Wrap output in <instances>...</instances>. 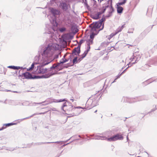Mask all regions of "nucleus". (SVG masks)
Returning a JSON list of instances; mask_svg holds the SVG:
<instances>
[{"label": "nucleus", "mask_w": 157, "mask_h": 157, "mask_svg": "<svg viewBox=\"0 0 157 157\" xmlns=\"http://www.w3.org/2000/svg\"><path fill=\"white\" fill-rule=\"evenodd\" d=\"M39 63H40L41 66H37L36 73L37 74H43L47 72L48 69L46 68H43V67L44 66H43L41 64V62H39Z\"/></svg>", "instance_id": "10"}, {"label": "nucleus", "mask_w": 157, "mask_h": 157, "mask_svg": "<svg viewBox=\"0 0 157 157\" xmlns=\"http://www.w3.org/2000/svg\"><path fill=\"white\" fill-rule=\"evenodd\" d=\"M22 67H17V66H15L14 67V70H18L19 69H20V68H22Z\"/></svg>", "instance_id": "33"}, {"label": "nucleus", "mask_w": 157, "mask_h": 157, "mask_svg": "<svg viewBox=\"0 0 157 157\" xmlns=\"http://www.w3.org/2000/svg\"><path fill=\"white\" fill-rule=\"evenodd\" d=\"M89 50H86L85 51L84 53H83L82 55V57H81L80 59H79V60H80V61L82 59L84 58L86 56V54H87Z\"/></svg>", "instance_id": "22"}, {"label": "nucleus", "mask_w": 157, "mask_h": 157, "mask_svg": "<svg viewBox=\"0 0 157 157\" xmlns=\"http://www.w3.org/2000/svg\"><path fill=\"white\" fill-rule=\"evenodd\" d=\"M13 92L15 93H18V92L16 91H13Z\"/></svg>", "instance_id": "43"}, {"label": "nucleus", "mask_w": 157, "mask_h": 157, "mask_svg": "<svg viewBox=\"0 0 157 157\" xmlns=\"http://www.w3.org/2000/svg\"><path fill=\"white\" fill-rule=\"evenodd\" d=\"M69 43H70V41H69Z\"/></svg>", "instance_id": "58"}, {"label": "nucleus", "mask_w": 157, "mask_h": 157, "mask_svg": "<svg viewBox=\"0 0 157 157\" xmlns=\"http://www.w3.org/2000/svg\"><path fill=\"white\" fill-rule=\"evenodd\" d=\"M49 9L50 12L52 14L53 16H54L52 19V21L54 23V27H56L57 26L58 24L56 21L55 16L56 15L59 14V12L58 10L53 8L51 7Z\"/></svg>", "instance_id": "8"}, {"label": "nucleus", "mask_w": 157, "mask_h": 157, "mask_svg": "<svg viewBox=\"0 0 157 157\" xmlns=\"http://www.w3.org/2000/svg\"><path fill=\"white\" fill-rule=\"evenodd\" d=\"M61 6L62 9L64 10H66L67 8V6L65 3H61Z\"/></svg>", "instance_id": "19"}, {"label": "nucleus", "mask_w": 157, "mask_h": 157, "mask_svg": "<svg viewBox=\"0 0 157 157\" xmlns=\"http://www.w3.org/2000/svg\"><path fill=\"white\" fill-rule=\"evenodd\" d=\"M123 68H124V67H123L122 68V69H123Z\"/></svg>", "instance_id": "56"}, {"label": "nucleus", "mask_w": 157, "mask_h": 157, "mask_svg": "<svg viewBox=\"0 0 157 157\" xmlns=\"http://www.w3.org/2000/svg\"><path fill=\"white\" fill-rule=\"evenodd\" d=\"M71 29V34H69V40L72 39L73 37V35L76 33L78 31V27L74 23H71L70 24Z\"/></svg>", "instance_id": "9"}, {"label": "nucleus", "mask_w": 157, "mask_h": 157, "mask_svg": "<svg viewBox=\"0 0 157 157\" xmlns=\"http://www.w3.org/2000/svg\"><path fill=\"white\" fill-rule=\"evenodd\" d=\"M84 4L85 5V6L88 8L89 6L87 4V3H86V2H85L84 3Z\"/></svg>", "instance_id": "36"}, {"label": "nucleus", "mask_w": 157, "mask_h": 157, "mask_svg": "<svg viewBox=\"0 0 157 157\" xmlns=\"http://www.w3.org/2000/svg\"><path fill=\"white\" fill-rule=\"evenodd\" d=\"M117 13H121L123 10V8L122 7L118 5H117Z\"/></svg>", "instance_id": "17"}, {"label": "nucleus", "mask_w": 157, "mask_h": 157, "mask_svg": "<svg viewBox=\"0 0 157 157\" xmlns=\"http://www.w3.org/2000/svg\"><path fill=\"white\" fill-rule=\"evenodd\" d=\"M77 57L73 59V64H76L77 63Z\"/></svg>", "instance_id": "31"}, {"label": "nucleus", "mask_w": 157, "mask_h": 157, "mask_svg": "<svg viewBox=\"0 0 157 157\" xmlns=\"http://www.w3.org/2000/svg\"><path fill=\"white\" fill-rule=\"evenodd\" d=\"M127 140H128V136H127Z\"/></svg>", "instance_id": "50"}, {"label": "nucleus", "mask_w": 157, "mask_h": 157, "mask_svg": "<svg viewBox=\"0 0 157 157\" xmlns=\"http://www.w3.org/2000/svg\"><path fill=\"white\" fill-rule=\"evenodd\" d=\"M62 142H44L43 143L44 144H50V143H59L60 144H62Z\"/></svg>", "instance_id": "28"}, {"label": "nucleus", "mask_w": 157, "mask_h": 157, "mask_svg": "<svg viewBox=\"0 0 157 157\" xmlns=\"http://www.w3.org/2000/svg\"><path fill=\"white\" fill-rule=\"evenodd\" d=\"M84 40H80V41L79 42L80 44H82V43H83L84 42Z\"/></svg>", "instance_id": "35"}, {"label": "nucleus", "mask_w": 157, "mask_h": 157, "mask_svg": "<svg viewBox=\"0 0 157 157\" xmlns=\"http://www.w3.org/2000/svg\"><path fill=\"white\" fill-rule=\"evenodd\" d=\"M55 28H54V27H51L49 30V32H50V33H51L53 31H54L56 32V31L57 32L58 31H59L61 33H63L66 30V29L65 28H61L59 29H55Z\"/></svg>", "instance_id": "11"}, {"label": "nucleus", "mask_w": 157, "mask_h": 157, "mask_svg": "<svg viewBox=\"0 0 157 157\" xmlns=\"http://www.w3.org/2000/svg\"><path fill=\"white\" fill-rule=\"evenodd\" d=\"M128 66V67L126 69H125L121 74H120V76H121V75L123 74L127 70V69L129 67H130L132 65L131 64V62H129V63L127 64V66Z\"/></svg>", "instance_id": "25"}, {"label": "nucleus", "mask_w": 157, "mask_h": 157, "mask_svg": "<svg viewBox=\"0 0 157 157\" xmlns=\"http://www.w3.org/2000/svg\"><path fill=\"white\" fill-rule=\"evenodd\" d=\"M103 21L99 22L93 23L89 25L91 28V34L90 36V39L93 40L95 35H97L99 31L102 30L104 27Z\"/></svg>", "instance_id": "3"}, {"label": "nucleus", "mask_w": 157, "mask_h": 157, "mask_svg": "<svg viewBox=\"0 0 157 157\" xmlns=\"http://www.w3.org/2000/svg\"><path fill=\"white\" fill-rule=\"evenodd\" d=\"M123 139V137L122 135L119 134H117L109 138H107L105 136H98L95 138V139L101 140H107L109 141H114L117 140H122Z\"/></svg>", "instance_id": "5"}, {"label": "nucleus", "mask_w": 157, "mask_h": 157, "mask_svg": "<svg viewBox=\"0 0 157 157\" xmlns=\"http://www.w3.org/2000/svg\"><path fill=\"white\" fill-rule=\"evenodd\" d=\"M66 55L63 56V58L61 59L59 63L54 64L50 68V72L47 74L43 75L42 77L44 78H48L51 76L57 74V72L63 69V64L68 61V60L65 59Z\"/></svg>", "instance_id": "2"}, {"label": "nucleus", "mask_w": 157, "mask_h": 157, "mask_svg": "<svg viewBox=\"0 0 157 157\" xmlns=\"http://www.w3.org/2000/svg\"><path fill=\"white\" fill-rule=\"evenodd\" d=\"M46 112L41 113H39V114L36 113H34V114H33V115H31V116H30V117H26V118H24L21 119L20 120V121H22L23 120H25V119H29V118H30V117H33L34 115H37V114H44Z\"/></svg>", "instance_id": "16"}, {"label": "nucleus", "mask_w": 157, "mask_h": 157, "mask_svg": "<svg viewBox=\"0 0 157 157\" xmlns=\"http://www.w3.org/2000/svg\"><path fill=\"white\" fill-rule=\"evenodd\" d=\"M86 109L85 107H74L73 108V106L72 105H69V111H70L71 113H69V117H72L74 116H77L82 111H79L78 110V109Z\"/></svg>", "instance_id": "6"}, {"label": "nucleus", "mask_w": 157, "mask_h": 157, "mask_svg": "<svg viewBox=\"0 0 157 157\" xmlns=\"http://www.w3.org/2000/svg\"><path fill=\"white\" fill-rule=\"evenodd\" d=\"M58 56H59L58 55H56L55 56V57L56 58H58Z\"/></svg>", "instance_id": "41"}, {"label": "nucleus", "mask_w": 157, "mask_h": 157, "mask_svg": "<svg viewBox=\"0 0 157 157\" xmlns=\"http://www.w3.org/2000/svg\"><path fill=\"white\" fill-rule=\"evenodd\" d=\"M88 45V47H87V49L86 50H89V51L90 50V45Z\"/></svg>", "instance_id": "37"}, {"label": "nucleus", "mask_w": 157, "mask_h": 157, "mask_svg": "<svg viewBox=\"0 0 157 157\" xmlns=\"http://www.w3.org/2000/svg\"><path fill=\"white\" fill-rule=\"evenodd\" d=\"M60 40V44L59 45L56 43H50L47 47L41 46L40 52L42 56V59L41 60V64L43 66L48 64L52 61L51 58L55 50H59L62 47L65 48L67 45V42L69 41V33L64 34L62 35L61 38H59Z\"/></svg>", "instance_id": "1"}, {"label": "nucleus", "mask_w": 157, "mask_h": 157, "mask_svg": "<svg viewBox=\"0 0 157 157\" xmlns=\"http://www.w3.org/2000/svg\"><path fill=\"white\" fill-rule=\"evenodd\" d=\"M92 41H93V40H92V39H90V40H88L87 41V45H90V44H91L92 43Z\"/></svg>", "instance_id": "30"}, {"label": "nucleus", "mask_w": 157, "mask_h": 157, "mask_svg": "<svg viewBox=\"0 0 157 157\" xmlns=\"http://www.w3.org/2000/svg\"><path fill=\"white\" fill-rule=\"evenodd\" d=\"M127 59H128L127 58L126 59V61L127 60Z\"/></svg>", "instance_id": "51"}, {"label": "nucleus", "mask_w": 157, "mask_h": 157, "mask_svg": "<svg viewBox=\"0 0 157 157\" xmlns=\"http://www.w3.org/2000/svg\"><path fill=\"white\" fill-rule=\"evenodd\" d=\"M98 103L97 97L96 95L93 96L89 98L86 104V108L89 109L96 106Z\"/></svg>", "instance_id": "4"}, {"label": "nucleus", "mask_w": 157, "mask_h": 157, "mask_svg": "<svg viewBox=\"0 0 157 157\" xmlns=\"http://www.w3.org/2000/svg\"><path fill=\"white\" fill-rule=\"evenodd\" d=\"M97 110H96V111H95V112H95V113H96V112H97Z\"/></svg>", "instance_id": "52"}, {"label": "nucleus", "mask_w": 157, "mask_h": 157, "mask_svg": "<svg viewBox=\"0 0 157 157\" xmlns=\"http://www.w3.org/2000/svg\"><path fill=\"white\" fill-rule=\"evenodd\" d=\"M51 39H51V40L52 41H51V42H55V41H56V40L55 38V36H54V35H53L52 36Z\"/></svg>", "instance_id": "27"}, {"label": "nucleus", "mask_w": 157, "mask_h": 157, "mask_svg": "<svg viewBox=\"0 0 157 157\" xmlns=\"http://www.w3.org/2000/svg\"><path fill=\"white\" fill-rule=\"evenodd\" d=\"M128 33H132V32H131L128 31Z\"/></svg>", "instance_id": "47"}, {"label": "nucleus", "mask_w": 157, "mask_h": 157, "mask_svg": "<svg viewBox=\"0 0 157 157\" xmlns=\"http://www.w3.org/2000/svg\"><path fill=\"white\" fill-rule=\"evenodd\" d=\"M110 36H111V37H112V36L111 35Z\"/></svg>", "instance_id": "57"}, {"label": "nucleus", "mask_w": 157, "mask_h": 157, "mask_svg": "<svg viewBox=\"0 0 157 157\" xmlns=\"http://www.w3.org/2000/svg\"><path fill=\"white\" fill-rule=\"evenodd\" d=\"M107 8H109L110 9V11H109V13H112V12H113V9L112 7L111 6H108V5H107V6H105V8H104L103 10V11L102 13H104L105 10Z\"/></svg>", "instance_id": "20"}, {"label": "nucleus", "mask_w": 157, "mask_h": 157, "mask_svg": "<svg viewBox=\"0 0 157 157\" xmlns=\"http://www.w3.org/2000/svg\"><path fill=\"white\" fill-rule=\"evenodd\" d=\"M136 53H133L132 57L129 58V59L131 61H132L133 59H135V55H136Z\"/></svg>", "instance_id": "29"}, {"label": "nucleus", "mask_w": 157, "mask_h": 157, "mask_svg": "<svg viewBox=\"0 0 157 157\" xmlns=\"http://www.w3.org/2000/svg\"><path fill=\"white\" fill-rule=\"evenodd\" d=\"M70 100L71 101H72V102H73L74 101V100L72 99H70Z\"/></svg>", "instance_id": "45"}, {"label": "nucleus", "mask_w": 157, "mask_h": 157, "mask_svg": "<svg viewBox=\"0 0 157 157\" xmlns=\"http://www.w3.org/2000/svg\"><path fill=\"white\" fill-rule=\"evenodd\" d=\"M68 65H67V66H66V67L67 68V67H68Z\"/></svg>", "instance_id": "53"}, {"label": "nucleus", "mask_w": 157, "mask_h": 157, "mask_svg": "<svg viewBox=\"0 0 157 157\" xmlns=\"http://www.w3.org/2000/svg\"><path fill=\"white\" fill-rule=\"evenodd\" d=\"M127 0H122L120 1L117 4V5L118 6H121L125 4Z\"/></svg>", "instance_id": "18"}, {"label": "nucleus", "mask_w": 157, "mask_h": 157, "mask_svg": "<svg viewBox=\"0 0 157 157\" xmlns=\"http://www.w3.org/2000/svg\"><path fill=\"white\" fill-rule=\"evenodd\" d=\"M66 106H67L66 103V102L64 103V104H63V105L62 106V109L64 112L63 113H65V114H68V111L67 112L66 111H65V109H64V107H65Z\"/></svg>", "instance_id": "23"}, {"label": "nucleus", "mask_w": 157, "mask_h": 157, "mask_svg": "<svg viewBox=\"0 0 157 157\" xmlns=\"http://www.w3.org/2000/svg\"><path fill=\"white\" fill-rule=\"evenodd\" d=\"M13 150H14V149H11L10 150L11 151H13Z\"/></svg>", "instance_id": "44"}, {"label": "nucleus", "mask_w": 157, "mask_h": 157, "mask_svg": "<svg viewBox=\"0 0 157 157\" xmlns=\"http://www.w3.org/2000/svg\"><path fill=\"white\" fill-rule=\"evenodd\" d=\"M15 124L14 123H9L8 124H3V126L2 127V128H0V131L2 130L5 129L7 127H9Z\"/></svg>", "instance_id": "14"}, {"label": "nucleus", "mask_w": 157, "mask_h": 157, "mask_svg": "<svg viewBox=\"0 0 157 157\" xmlns=\"http://www.w3.org/2000/svg\"><path fill=\"white\" fill-rule=\"evenodd\" d=\"M136 101H128V102H130V103H132V102H135Z\"/></svg>", "instance_id": "42"}, {"label": "nucleus", "mask_w": 157, "mask_h": 157, "mask_svg": "<svg viewBox=\"0 0 157 157\" xmlns=\"http://www.w3.org/2000/svg\"><path fill=\"white\" fill-rule=\"evenodd\" d=\"M124 25H122L121 26H120L116 30V34L117 33H118L120 32L121 31V30H122V29L124 28Z\"/></svg>", "instance_id": "21"}, {"label": "nucleus", "mask_w": 157, "mask_h": 157, "mask_svg": "<svg viewBox=\"0 0 157 157\" xmlns=\"http://www.w3.org/2000/svg\"><path fill=\"white\" fill-rule=\"evenodd\" d=\"M0 91H10V90H6L2 86H0Z\"/></svg>", "instance_id": "26"}, {"label": "nucleus", "mask_w": 157, "mask_h": 157, "mask_svg": "<svg viewBox=\"0 0 157 157\" xmlns=\"http://www.w3.org/2000/svg\"><path fill=\"white\" fill-rule=\"evenodd\" d=\"M117 79H116V78L114 80V81H113V82H112V83H113L114 82H116V80Z\"/></svg>", "instance_id": "46"}, {"label": "nucleus", "mask_w": 157, "mask_h": 157, "mask_svg": "<svg viewBox=\"0 0 157 157\" xmlns=\"http://www.w3.org/2000/svg\"><path fill=\"white\" fill-rule=\"evenodd\" d=\"M50 21L51 22V21L50 20Z\"/></svg>", "instance_id": "55"}, {"label": "nucleus", "mask_w": 157, "mask_h": 157, "mask_svg": "<svg viewBox=\"0 0 157 157\" xmlns=\"http://www.w3.org/2000/svg\"><path fill=\"white\" fill-rule=\"evenodd\" d=\"M23 75L25 78L28 79H33L37 78L36 76L33 77L32 75L28 72L23 73Z\"/></svg>", "instance_id": "12"}, {"label": "nucleus", "mask_w": 157, "mask_h": 157, "mask_svg": "<svg viewBox=\"0 0 157 157\" xmlns=\"http://www.w3.org/2000/svg\"><path fill=\"white\" fill-rule=\"evenodd\" d=\"M98 16L96 18H95V19H98Z\"/></svg>", "instance_id": "48"}, {"label": "nucleus", "mask_w": 157, "mask_h": 157, "mask_svg": "<svg viewBox=\"0 0 157 157\" xmlns=\"http://www.w3.org/2000/svg\"><path fill=\"white\" fill-rule=\"evenodd\" d=\"M72 138H73V137H71V139H72Z\"/></svg>", "instance_id": "54"}, {"label": "nucleus", "mask_w": 157, "mask_h": 157, "mask_svg": "<svg viewBox=\"0 0 157 157\" xmlns=\"http://www.w3.org/2000/svg\"><path fill=\"white\" fill-rule=\"evenodd\" d=\"M140 56L139 55H135V62H133L132 63H131V64L132 65L133 64H135L136 63V62L137 61H139L140 59Z\"/></svg>", "instance_id": "15"}, {"label": "nucleus", "mask_w": 157, "mask_h": 157, "mask_svg": "<svg viewBox=\"0 0 157 157\" xmlns=\"http://www.w3.org/2000/svg\"><path fill=\"white\" fill-rule=\"evenodd\" d=\"M18 104H19L20 105H25L23 103H19V104H17V105H18Z\"/></svg>", "instance_id": "38"}, {"label": "nucleus", "mask_w": 157, "mask_h": 157, "mask_svg": "<svg viewBox=\"0 0 157 157\" xmlns=\"http://www.w3.org/2000/svg\"><path fill=\"white\" fill-rule=\"evenodd\" d=\"M65 99H60L59 100H56L55 99H52L51 98H48L47 99L46 101H43L42 102H39V103H36V102H32L31 103H30V105L31 106H35L36 105V104H41L43 103H44L45 102H47L48 103L44 104H43V105H48V104L52 103V102H59L62 101H65Z\"/></svg>", "instance_id": "7"}, {"label": "nucleus", "mask_w": 157, "mask_h": 157, "mask_svg": "<svg viewBox=\"0 0 157 157\" xmlns=\"http://www.w3.org/2000/svg\"><path fill=\"white\" fill-rule=\"evenodd\" d=\"M80 47L78 46L75 48L72 51V54L73 55H78L80 53Z\"/></svg>", "instance_id": "13"}, {"label": "nucleus", "mask_w": 157, "mask_h": 157, "mask_svg": "<svg viewBox=\"0 0 157 157\" xmlns=\"http://www.w3.org/2000/svg\"><path fill=\"white\" fill-rule=\"evenodd\" d=\"M14 66H10L8 67H7L9 68L14 69Z\"/></svg>", "instance_id": "34"}, {"label": "nucleus", "mask_w": 157, "mask_h": 157, "mask_svg": "<svg viewBox=\"0 0 157 157\" xmlns=\"http://www.w3.org/2000/svg\"><path fill=\"white\" fill-rule=\"evenodd\" d=\"M121 76H120V75L117 76V78H116V79H117L118 78H119Z\"/></svg>", "instance_id": "40"}, {"label": "nucleus", "mask_w": 157, "mask_h": 157, "mask_svg": "<svg viewBox=\"0 0 157 157\" xmlns=\"http://www.w3.org/2000/svg\"><path fill=\"white\" fill-rule=\"evenodd\" d=\"M1 71H0V74H4V75L6 74V70L4 68V67H2L0 68Z\"/></svg>", "instance_id": "24"}, {"label": "nucleus", "mask_w": 157, "mask_h": 157, "mask_svg": "<svg viewBox=\"0 0 157 157\" xmlns=\"http://www.w3.org/2000/svg\"><path fill=\"white\" fill-rule=\"evenodd\" d=\"M109 1H110L111 2H112V0H109Z\"/></svg>", "instance_id": "49"}, {"label": "nucleus", "mask_w": 157, "mask_h": 157, "mask_svg": "<svg viewBox=\"0 0 157 157\" xmlns=\"http://www.w3.org/2000/svg\"><path fill=\"white\" fill-rule=\"evenodd\" d=\"M32 70L33 69L32 68H31V67H30L29 68H28L27 69V71H30V70Z\"/></svg>", "instance_id": "39"}, {"label": "nucleus", "mask_w": 157, "mask_h": 157, "mask_svg": "<svg viewBox=\"0 0 157 157\" xmlns=\"http://www.w3.org/2000/svg\"><path fill=\"white\" fill-rule=\"evenodd\" d=\"M37 64V63L33 62L31 65V67H30L31 68H32V69H33L34 68L35 65Z\"/></svg>", "instance_id": "32"}]
</instances>
